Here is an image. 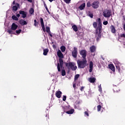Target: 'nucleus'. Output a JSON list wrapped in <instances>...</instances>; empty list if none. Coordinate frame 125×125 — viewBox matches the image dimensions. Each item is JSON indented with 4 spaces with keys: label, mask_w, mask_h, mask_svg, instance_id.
<instances>
[{
    "label": "nucleus",
    "mask_w": 125,
    "mask_h": 125,
    "mask_svg": "<svg viewBox=\"0 0 125 125\" xmlns=\"http://www.w3.org/2000/svg\"><path fill=\"white\" fill-rule=\"evenodd\" d=\"M93 27L96 29L94 33L95 37L97 42H98L101 39V36L103 29H102V22H101V19L98 18L96 20V21L93 23Z\"/></svg>",
    "instance_id": "obj_1"
},
{
    "label": "nucleus",
    "mask_w": 125,
    "mask_h": 125,
    "mask_svg": "<svg viewBox=\"0 0 125 125\" xmlns=\"http://www.w3.org/2000/svg\"><path fill=\"white\" fill-rule=\"evenodd\" d=\"M57 56L60 58L59 59V63H57V68H58V72H61V68H63V59L62 58H64V55L61 52V50H58L57 53Z\"/></svg>",
    "instance_id": "obj_2"
},
{
    "label": "nucleus",
    "mask_w": 125,
    "mask_h": 125,
    "mask_svg": "<svg viewBox=\"0 0 125 125\" xmlns=\"http://www.w3.org/2000/svg\"><path fill=\"white\" fill-rule=\"evenodd\" d=\"M77 64L79 69H83L87 66V60H86V59H83L82 61L78 60Z\"/></svg>",
    "instance_id": "obj_3"
},
{
    "label": "nucleus",
    "mask_w": 125,
    "mask_h": 125,
    "mask_svg": "<svg viewBox=\"0 0 125 125\" xmlns=\"http://www.w3.org/2000/svg\"><path fill=\"white\" fill-rule=\"evenodd\" d=\"M65 66L67 67V69H71L72 71H76L78 67L76 65V63L74 62H65Z\"/></svg>",
    "instance_id": "obj_4"
},
{
    "label": "nucleus",
    "mask_w": 125,
    "mask_h": 125,
    "mask_svg": "<svg viewBox=\"0 0 125 125\" xmlns=\"http://www.w3.org/2000/svg\"><path fill=\"white\" fill-rule=\"evenodd\" d=\"M112 12L109 9H105L103 12V16L106 18H109L111 16Z\"/></svg>",
    "instance_id": "obj_5"
},
{
    "label": "nucleus",
    "mask_w": 125,
    "mask_h": 125,
    "mask_svg": "<svg viewBox=\"0 0 125 125\" xmlns=\"http://www.w3.org/2000/svg\"><path fill=\"white\" fill-rule=\"evenodd\" d=\"M79 53H80V55H81V56H82V58H83V59H86L87 51L86 50H85V49L81 50V51H80L79 52Z\"/></svg>",
    "instance_id": "obj_6"
},
{
    "label": "nucleus",
    "mask_w": 125,
    "mask_h": 125,
    "mask_svg": "<svg viewBox=\"0 0 125 125\" xmlns=\"http://www.w3.org/2000/svg\"><path fill=\"white\" fill-rule=\"evenodd\" d=\"M78 53V48L76 47L73 48V51L72 52V55L74 58H77Z\"/></svg>",
    "instance_id": "obj_7"
},
{
    "label": "nucleus",
    "mask_w": 125,
    "mask_h": 125,
    "mask_svg": "<svg viewBox=\"0 0 125 125\" xmlns=\"http://www.w3.org/2000/svg\"><path fill=\"white\" fill-rule=\"evenodd\" d=\"M91 6L93 7V8H94V9H96L97 8H98L99 7V1H94L91 4Z\"/></svg>",
    "instance_id": "obj_8"
},
{
    "label": "nucleus",
    "mask_w": 125,
    "mask_h": 125,
    "mask_svg": "<svg viewBox=\"0 0 125 125\" xmlns=\"http://www.w3.org/2000/svg\"><path fill=\"white\" fill-rule=\"evenodd\" d=\"M40 21L42 30L43 32H45V27H44V23H43V19H42V18H41Z\"/></svg>",
    "instance_id": "obj_9"
},
{
    "label": "nucleus",
    "mask_w": 125,
    "mask_h": 125,
    "mask_svg": "<svg viewBox=\"0 0 125 125\" xmlns=\"http://www.w3.org/2000/svg\"><path fill=\"white\" fill-rule=\"evenodd\" d=\"M20 14L22 18H26L27 17V12L24 11H20Z\"/></svg>",
    "instance_id": "obj_10"
},
{
    "label": "nucleus",
    "mask_w": 125,
    "mask_h": 125,
    "mask_svg": "<svg viewBox=\"0 0 125 125\" xmlns=\"http://www.w3.org/2000/svg\"><path fill=\"white\" fill-rule=\"evenodd\" d=\"M16 5L17 6H13L12 7V10L13 11L16 12L17 10H18V7H20V4L18 3H16Z\"/></svg>",
    "instance_id": "obj_11"
},
{
    "label": "nucleus",
    "mask_w": 125,
    "mask_h": 125,
    "mask_svg": "<svg viewBox=\"0 0 125 125\" xmlns=\"http://www.w3.org/2000/svg\"><path fill=\"white\" fill-rule=\"evenodd\" d=\"M89 73H91L92 72V70H93V62L92 61H90L89 62Z\"/></svg>",
    "instance_id": "obj_12"
},
{
    "label": "nucleus",
    "mask_w": 125,
    "mask_h": 125,
    "mask_svg": "<svg viewBox=\"0 0 125 125\" xmlns=\"http://www.w3.org/2000/svg\"><path fill=\"white\" fill-rule=\"evenodd\" d=\"M19 23L21 26H23L24 25H27V24H28V22H27V21H24V20H22V19L19 20Z\"/></svg>",
    "instance_id": "obj_13"
},
{
    "label": "nucleus",
    "mask_w": 125,
    "mask_h": 125,
    "mask_svg": "<svg viewBox=\"0 0 125 125\" xmlns=\"http://www.w3.org/2000/svg\"><path fill=\"white\" fill-rule=\"evenodd\" d=\"M18 28V25L17 24H16L15 23H13L11 27V30H12L13 31H15Z\"/></svg>",
    "instance_id": "obj_14"
},
{
    "label": "nucleus",
    "mask_w": 125,
    "mask_h": 125,
    "mask_svg": "<svg viewBox=\"0 0 125 125\" xmlns=\"http://www.w3.org/2000/svg\"><path fill=\"white\" fill-rule=\"evenodd\" d=\"M77 35L78 38H80L81 39H82V38H83V36H84V33L83 32L78 31L77 33Z\"/></svg>",
    "instance_id": "obj_15"
},
{
    "label": "nucleus",
    "mask_w": 125,
    "mask_h": 125,
    "mask_svg": "<svg viewBox=\"0 0 125 125\" xmlns=\"http://www.w3.org/2000/svg\"><path fill=\"white\" fill-rule=\"evenodd\" d=\"M45 31L48 33V35H49L50 37L51 38H52L53 36L52 34H51V32H50V28L48 26L46 27V30Z\"/></svg>",
    "instance_id": "obj_16"
},
{
    "label": "nucleus",
    "mask_w": 125,
    "mask_h": 125,
    "mask_svg": "<svg viewBox=\"0 0 125 125\" xmlns=\"http://www.w3.org/2000/svg\"><path fill=\"white\" fill-rule=\"evenodd\" d=\"M62 94V92L60 91H58L56 92V96L57 98H61V95Z\"/></svg>",
    "instance_id": "obj_17"
},
{
    "label": "nucleus",
    "mask_w": 125,
    "mask_h": 125,
    "mask_svg": "<svg viewBox=\"0 0 125 125\" xmlns=\"http://www.w3.org/2000/svg\"><path fill=\"white\" fill-rule=\"evenodd\" d=\"M90 51H91V53L95 52V51H96V47L95 46L92 45V46L90 47Z\"/></svg>",
    "instance_id": "obj_18"
},
{
    "label": "nucleus",
    "mask_w": 125,
    "mask_h": 125,
    "mask_svg": "<svg viewBox=\"0 0 125 125\" xmlns=\"http://www.w3.org/2000/svg\"><path fill=\"white\" fill-rule=\"evenodd\" d=\"M84 8H85V3H83L78 7L80 10H83Z\"/></svg>",
    "instance_id": "obj_19"
},
{
    "label": "nucleus",
    "mask_w": 125,
    "mask_h": 125,
    "mask_svg": "<svg viewBox=\"0 0 125 125\" xmlns=\"http://www.w3.org/2000/svg\"><path fill=\"white\" fill-rule=\"evenodd\" d=\"M96 81V78L94 77H91L89 79V82L91 83H94Z\"/></svg>",
    "instance_id": "obj_20"
},
{
    "label": "nucleus",
    "mask_w": 125,
    "mask_h": 125,
    "mask_svg": "<svg viewBox=\"0 0 125 125\" xmlns=\"http://www.w3.org/2000/svg\"><path fill=\"white\" fill-rule=\"evenodd\" d=\"M108 68H109L110 69V70H111V71H112L113 72H115V66H114V64H109Z\"/></svg>",
    "instance_id": "obj_21"
},
{
    "label": "nucleus",
    "mask_w": 125,
    "mask_h": 125,
    "mask_svg": "<svg viewBox=\"0 0 125 125\" xmlns=\"http://www.w3.org/2000/svg\"><path fill=\"white\" fill-rule=\"evenodd\" d=\"M110 29L111 33H112L113 34L116 33V28H115V26H114V25H111L110 26Z\"/></svg>",
    "instance_id": "obj_22"
},
{
    "label": "nucleus",
    "mask_w": 125,
    "mask_h": 125,
    "mask_svg": "<svg viewBox=\"0 0 125 125\" xmlns=\"http://www.w3.org/2000/svg\"><path fill=\"white\" fill-rule=\"evenodd\" d=\"M113 90L114 92H119V91H120V88H119V87L115 85L113 87Z\"/></svg>",
    "instance_id": "obj_23"
},
{
    "label": "nucleus",
    "mask_w": 125,
    "mask_h": 125,
    "mask_svg": "<svg viewBox=\"0 0 125 125\" xmlns=\"http://www.w3.org/2000/svg\"><path fill=\"white\" fill-rule=\"evenodd\" d=\"M43 51V54L45 56L47 55V53H48L49 50L47 48H46V49H44Z\"/></svg>",
    "instance_id": "obj_24"
},
{
    "label": "nucleus",
    "mask_w": 125,
    "mask_h": 125,
    "mask_svg": "<svg viewBox=\"0 0 125 125\" xmlns=\"http://www.w3.org/2000/svg\"><path fill=\"white\" fill-rule=\"evenodd\" d=\"M74 112H75V109H71L70 110L65 112V113H66V114H68V115H71L73 114Z\"/></svg>",
    "instance_id": "obj_25"
},
{
    "label": "nucleus",
    "mask_w": 125,
    "mask_h": 125,
    "mask_svg": "<svg viewBox=\"0 0 125 125\" xmlns=\"http://www.w3.org/2000/svg\"><path fill=\"white\" fill-rule=\"evenodd\" d=\"M60 49L62 52H65L66 51V47L64 45L61 46Z\"/></svg>",
    "instance_id": "obj_26"
},
{
    "label": "nucleus",
    "mask_w": 125,
    "mask_h": 125,
    "mask_svg": "<svg viewBox=\"0 0 125 125\" xmlns=\"http://www.w3.org/2000/svg\"><path fill=\"white\" fill-rule=\"evenodd\" d=\"M72 29L74 31V32H78V26L76 25H73L72 26Z\"/></svg>",
    "instance_id": "obj_27"
},
{
    "label": "nucleus",
    "mask_w": 125,
    "mask_h": 125,
    "mask_svg": "<svg viewBox=\"0 0 125 125\" xmlns=\"http://www.w3.org/2000/svg\"><path fill=\"white\" fill-rule=\"evenodd\" d=\"M34 12H35V10H34V8H31L29 10L30 14H31V15H34Z\"/></svg>",
    "instance_id": "obj_28"
},
{
    "label": "nucleus",
    "mask_w": 125,
    "mask_h": 125,
    "mask_svg": "<svg viewBox=\"0 0 125 125\" xmlns=\"http://www.w3.org/2000/svg\"><path fill=\"white\" fill-rule=\"evenodd\" d=\"M88 15L90 18H93V13H91L90 11L88 12Z\"/></svg>",
    "instance_id": "obj_29"
},
{
    "label": "nucleus",
    "mask_w": 125,
    "mask_h": 125,
    "mask_svg": "<svg viewBox=\"0 0 125 125\" xmlns=\"http://www.w3.org/2000/svg\"><path fill=\"white\" fill-rule=\"evenodd\" d=\"M12 19H13V20H15V21H18V18H17V17H16L15 15H13L12 16Z\"/></svg>",
    "instance_id": "obj_30"
},
{
    "label": "nucleus",
    "mask_w": 125,
    "mask_h": 125,
    "mask_svg": "<svg viewBox=\"0 0 125 125\" xmlns=\"http://www.w3.org/2000/svg\"><path fill=\"white\" fill-rule=\"evenodd\" d=\"M8 33H9L11 35H14L15 33H14V32L11 29H9L7 31Z\"/></svg>",
    "instance_id": "obj_31"
},
{
    "label": "nucleus",
    "mask_w": 125,
    "mask_h": 125,
    "mask_svg": "<svg viewBox=\"0 0 125 125\" xmlns=\"http://www.w3.org/2000/svg\"><path fill=\"white\" fill-rule=\"evenodd\" d=\"M44 6L46 10V11L48 13H50V12H49V10H48V8H47V6L46 5V4H45V3H44Z\"/></svg>",
    "instance_id": "obj_32"
},
{
    "label": "nucleus",
    "mask_w": 125,
    "mask_h": 125,
    "mask_svg": "<svg viewBox=\"0 0 125 125\" xmlns=\"http://www.w3.org/2000/svg\"><path fill=\"white\" fill-rule=\"evenodd\" d=\"M34 21V26H35V27H37L38 25H39V22H37L36 20H35Z\"/></svg>",
    "instance_id": "obj_33"
},
{
    "label": "nucleus",
    "mask_w": 125,
    "mask_h": 125,
    "mask_svg": "<svg viewBox=\"0 0 125 125\" xmlns=\"http://www.w3.org/2000/svg\"><path fill=\"white\" fill-rule=\"evenodd\" d=\"M80 78V74H76L74 77V81H77Z\"/></svg>",
    "instance_id": "obj_34"
},
{
    "label": "nucleus",
    "mask_w": 125,
    "mask_h": 125,
    "mask_svg": "<svg viewBox=\"0 0 125 125\" xmlns=\"http://www.w3.org/2000/svg\"><path fill=\"white\" fill-rule=\"evenodd\" d=\"M97 108L98 112H100V111L101 110V108H102L101 105H98V106H97Z\"/></svg>",
    "instance_id": "obj_35"
},
{
    "label": "nucleus",
    "mask_w": 125,
    "mask_h": 125,
    "mask_svg": "<svg viewBox=\"0 0 125 125\" xmlns=\"http://www.w3.org/2000/svg\"><path fill=\"white\" fill-rule=\"evenodd\" d=\"M66 75V71L63 69L62 70V76L63 77H64V76H65Z\"/></svg>",
    "instance_id": "obj_36"
},
{
    "label": "nucleus",
    "mask_w": 125,
    "mask_h": 125,
    "mask_svg": "<svg viewBox=\"0 0 125 125\" xmlns=\"http://www.w3.org/2000/svg\"><path fill=\"white\" fill-rule=\"evenodd\" d=\"M71 0H63L64 2H65V3H67V4H69V3H71Z\"/></svg>",
    "instance_id": "obj_37"
},
{
    "label": "nucleus",
    "mask_w": 125,
    "mask_h": 125,
    "mask_svg": "<svg viewBox=\"0 0 125 125\" xmlns=\"http://www.w3.org/2000/svg\"><path fill=\"white\" fill-rule=\"evenodd\" d=\"M116 68L117 70H118V72L120 73V72H121V67H120V66L117 65H116Z\"/></svg>",
    "instance_id": "obj_38"
},
{
    "label": "nucleus",
    "mask_w": 125,
    "mask_h": 125,
    "mask_svg": "<svg viewBox=\"0 0 125 125\" xmlns=\"http://www.w3.org/2000/svg\"><path fill=\"white\" fill-rule=\"evenodd\" d=\"M86 6L87 7H90V6H91V4L90 3V2H88L86 3Z\"/></svg>",
    "instance_id": "obj_39"
},
{
    "label": "nucleus",
    "mask_w": 125,
    "mask_h": 125,
    "mask_svg": "<svg viewBox=\"0 0 125 125\" xmlns=\"http://www.w3.org/2000/svg\"><path fill=\"white\" fill-rule=\"evenodd\" d=\"M21 32H22V30H21V29H19L18 30L16 31V33L17 34H20V33H21Z\"/></svg>",
    "instance_id": "obj_40"
},
{
    "label": "nucleus",
    "mask_w": 125,
    "mask_h": 125,
    "mask_svg": "<svg viewBox=\"0 0 125 125\" xmlns=\"http://www.w3.org/2000/svg\"><path fill=\"white\" fill-rule=\"evenodd\" d=\"M121 38H125V33H123L120 35Z\"/></svg>",
    "instance_id": "obj_41"
},
{
    "label": "nucleus",
    "mask_w": 125,
    "mask_h": 125,
    "mask_svg": "<svg viewBox=\"0 0 125 125\" xmlns=\"http://www.w3.org/2000/svg\"><path fill=\"white\" fill-rule=\"evenodd\" d=\"M67 97L66 96H63L62 98V101H66Z\"/></svg>",
    "instance_id": "obj_42"
},
{
    "label": "nucleus",
    "mask_w": 125,
    "mask_h": 125,
    "mask_svg": "<svg viewBox=\"0 0 125 125\" xmlns=\"http://www.w3.org/2000/svg\"><path fill=\"white\" fill-rule=\"evenodd\" d=\"M84 114L86 116H87V117H88L89 116V114H88V112H87V111H85L84 112Z\"/></svg>",
    "instance_id": "obj_43"
},
{
    "label": "nucleus",
    "mask_w": 125,
    "mask_h": 125,
    "mask_svg": "<svg viewBox=\"0 0 125 125\" xmlns=\"http://www.w3.org/2000/svg\"><path fill=\"white\" fill-rule=\"evenodd\" d=\"M104 25H108V21H104L103 22Z\"/></svg>",
    "instance_id": "obj_44"
},
{
    "label": "nucleus",
    "mask_w": 125,
    "mask_h": 125,
    "mask_svg": "<svg viewBox=\"0 0 125 125\" xmlns=\"http://www.w3.org/2000/svg\"><path fill=\"white\" fill-rule=\"evenodd\" d=\"M99 91H102V88L101 87V85L99 86Z\"/></svg>",
    "instance_id": "obj_45"
},
{
    "label": "nucleus",
    "mask_w": 125,
    "mask_h": 125,
    "mask_svg": "<svg viewBox=\"0 0 125 125\" xmlns=\"http://www.w3.org/2000/svg\"><path fill=\"white\" fill-rule=\"evenodd\" d=\"M84 89V86H82L80 88L81 91H83V89Z\"/></svg>",
    "instance_id": "obj_46"
},
{
    "label": "nucleus",
    "mask_w": 125,
    "mask_h": 125,
    "mask_svg": "<svg viewBox=\"0 0 125 125\" xmlns=\"http://www.w3.org/2000/svg\"><path fill=\"white\" fill-rule=\"evenodd\" d=\"M52 46H53V48H56V45L53 44V45H52Z\"/></svg>",
    "instance_id": "obj_47"
},
{
    "label": "nucleus",
    "mask_w": 125,
    "mask_h": 125,
    "mask_svg": "<svg viewBox=\"0 0 125 125\" xmlns=\"http://www.w3.org/2000/svg\"><path fill=\"white\" fill-rule=\"evenodd\" d=\"M29 2H33V0H27Z\"/></svg>",
    "instance_id": "obj_48"
},
{
    "label": "nucleus",
    "mask_w": 125,
    "mask_h": 125,
    "mask_svg": "<svg viewBox=\"0 0 125 125\" xmlns=\"http://www.w3.org/2000/svg\"><path fill=\"white\" fill-rule=\"evenodd\" d=\"M123 29H124V31H125V23L124 24Z\"/></svg>",
    "instance_id": "obj_49"
},
{
    "label": "nucleus",
    "mask_w": 125,
    "mask_h": 125,
    "mask_svg": "<svg viewBox=\"0 0 125 125\" xmlns=\"http://www.w3.org/2000/svg\"><path fill=\"white\" fill-rule=\"evenodd\" d=\"M17 17H18V18L20 17V14H18L17 15Z\"/></svg>",
    "instance_id": "obj_50"
},
{
    "label": "nucleus",
    "mask_w": 125,
    "mask_h": 125,
    "mask_svg": "<svg viewBox=\"0 0 125 125\" xmlns=\"http://www.w3.org/2000/svg\"><path fill=\"white\" fill-rule=\"evenodd\" d=\"M76 85H75V84H73V87H74V88H75V87H76Z\"/></svg>",
    "instance_id": "obj_51"
},
{
    "label": "nucleus",
    "mask_w": 125,
    "mask_h": 125,
    "mask_svg": "<svg viewBox=\"0 0 125 125\" xmlns=\"http://www.w3.org/2000/svg\"><path fill=\"white\" fill-rule=\"evenodd\" d=\"M45 117L46 119L47 120V114H46Z\"/></svg>",
    "instance_id": "obj_52"
},
{
    "label": "nucleus",
    "mask_w": 125,
    "mask_h": 125,
    "mask_svg": "<svg viewBox=\"0 0 125 125\" xmlns=\"http://www.w3.org/2000/svg\"><path fill=\"white\" fill-rule=\"evenodd\" d=\"M48 0L50 1V2H52L53 0Z\"/></svg>",
    "instance_id": "obj_53"
},
{
    "label": "nucleus",
    "mask_w": 125,
    "mask_h": 125,
    "mask_svg": "<svg viewBox=\"0 0 125 125\" xmlns=\"http://www.w3.org/2000/svg\"><path fill=\"white\" fill-rule=\"evenodd\" d=\"M13 3L14 4H15V1H13Z\"/></svg>",
    "instance_id": "obj_54"
},
{
    "label": "nucleus",
    "mask_w": 125,
    "mask_h": 125,
    "mask_svg": "<svg viewBox=\"0 0 125 125\" xmlns=\"http://www.w3.org/2000/svg\"><path fill=\"white\" fill-rule=\"evenodd\" d=\"M102 59H103V60H105V59H104L103 57L102 58Z\"/></svg>",
    "instance_id": "obj_55"
}]
</instances>
